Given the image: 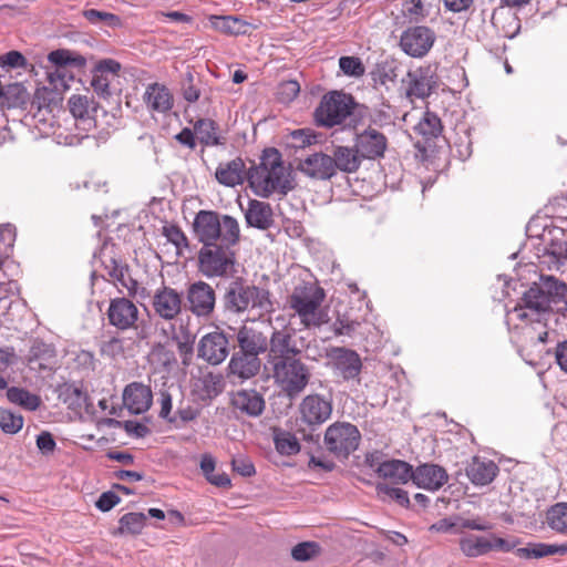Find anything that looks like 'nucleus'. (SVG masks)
Returning a JSON list of instances; mask_svg holds the SVG:
<instances>
[{
  "mask_svg": "<svg viewBox=\"0 0 567 567\" xmlns=\"http://www.w3.org/2000/svg\"><path fill=\"white\" fill-rule=\"evenodd\" d=\"M48 60L50 62L49 68H62L69 69L70 64L75 62V58L72 56V53L69 50L60 49L49 53Z\"/></svg>",
  "mask_w": 567,
  "mask_h": 567,
  "instance_id": "obj_52",
  "label": "nucleus"
},
{
  "mask_svg": "<svg viewBox=\"0 0 567 567\" xmlns=\"http://www.w3.org/2000/svg\"><path fill=\"white\" fill-rule=\"evenodd\" d=\"M492 526L489 523L483 520L482 518H461L458 523V529L455 530V533H462L463 529H471V530H480L485 532L491 529Z\"/></svg>",
  "mask_w": 567,
  "mask_h": 567,
  "instance_id": "obj_61",
  "label": "nucleus"
},
{
  "mask_svg": "<svg viewBox=\"0 0 567 567\" xmlns=\"http://www.w3.org/2000/svg\"><path fill=\"white\" fill-rule=\"evenodd\" d=\"M548 527L561 535H567V502L556 503L546 512Z\"/></svg>",
  "mask_w": 567,
  "mask_h": 567,
  "instance_id": "obj_35",
  "label": "nucleus"
},
{
  "mask_svg": "<svg viewBox=\"0 0 567 567\" xmlns=\"http://www.w3.org/2000/svg\"><path fill=\"white\" fill-rule=\"evenodd\" d=\"M106 315L111 326L125 331L136 328L140 311L128 298L116 297L110 300Z\"/></svg>",
  "mask_w": 567,
  "mask_h": 567,
  "instance_id": "obj_16",
  "label": "nucleus"
},
{
  "mask_svg": "<svg viewBox=\"0 0 567 567\" xmlns=\"http://www.w3.org/2000/svg\"><path fill=\"white\" fill-rule=\"evenodd\" d=\"M229 352V338L224 331L218 329L204 334L197 344V357L212 365H218L224 362Z\"/></svg>",
  "mask_w": 567,
  "mask_h": 567,
  "instance_id": "obj_13",
  "label": "nucleus"
},
{
  "mask_svg": "<svg viewBox=\"0 0 567 567\" xmlns=\"http://www.w3.org/2000/svg\"><path fill=\"white\" fill-rule=\"evenodd\" d=\"M215 177L218 183L234 187L244 182L245 177V163L241 158L237 157L228 163L219 164L216 169Z\"/></svg>",
  "mask_w": 567,
  "mask_h": 567,
  "instance_id": "obj_31",
  "label": "nucleus"
},
{
  "mask_svg": "<svg viewBox=\"0 0 567 567\" xmlns=\"http://www.w3.org/2000/svg\"><path fill=\"white\" fill-rule=\"evenodd\" d=\"M100 352L104 357L112 359L122 357L124 354V339L120 337H111L100 344Z\"/></svg>",
  "mask_w": 567,
  "mask_h": 567,
  "instance_id": "obj_50",
  "label": "nucleus"
},
{
  "mask_svg": "<svg viewBox=\"0 0 567 567\" xmlns=\"http://www.w3.org/2000/svg\"><path fill=\"white\" fill-rule=\"evenodd\" d=\"M516 555L520 558H543L553 555H567V543L565 544H545L530 543L526 547L518 548Z\"/></svg>",
  "mask_w": 567,
  "mask_h": 567,
  "instance_id": "obj_32",
  "label": "nucleus"
},
{
  "mask_svg": "<svg viewBox=\"0 0 567 567\" xmlns=\"http://www.w3.org/2000/svg\"><path fill=\"white\" fill-rule=\"evenodd\" d=\"M247 177L254 193L265 198L276 192L286 195L292 188L281 154L274 147L264 151L259 165L250 167Z\"/></svg>",
  "mask_w": 567,
  "mask_h": 567,
  "instance_id": "obj_3",
  "label": "nucleus"
},
{
  "mask_svg": "<svg viewBox=\"0 0 567 567\" xmlns=\"http://www.w3.org/2000/svg\"><path fill=\"white\" fill-rule=\"evenodd\" d=\"M433 0H404L402 13L410 21L420 22L430 14Z\"/></svg>",
  "mask_w": 567,
  "mask_h": 567,
  "instance_id": "obj_38",
  "label": "nucleus"
},
{
  "mask_svg": "<svg viewBox=\"0 0 567 567\" xmlns=\"http://www.w3.org/2000/svg\"><path fill=\"white\" fill-rule=\"evenodd\" d=\"M540 288L550 299L551 297H565L567 295V285L554 276H542Z\"/></svg>",
  "mask_w": 567,
  "mask_h": 567,
  "instance_id": "obj_47",
  "label": "nucleus"
},
{
  "mask_svg": "<svg viewBox=\"0 0 567 567\" xmlns=\"http://www.w3.org/2000/svg\"><path fill=\"white\" fill-rule=\"evenodd\" d=\"M319 553V546L313 542H305L296 545L291 550V556L295 560L307 561Z\"/></svg>",
  "mask_w": 567,
  "mask_h": 567,
  "instance_id": "obj_51",
  "label": "nucleus"
},
{
  "mask_svg": "<svg viewBox=\"0 0 567 567\" xmlns=\"http://www.w3.org/2000/svg\"><path fill=\"white\" fill-rule=\"evenodd\" d=\"M69 107L74 117L84 118L89 114L90 101L84 95H72L69 99Z\"/></svg>",
  "mask_w": 567,
  "mask_h": 567,
  "instance_id": "obj_53",
  "label": "nucleus"
},
{
  "mask_svg": "<svg viewBox=\"0 0 567 567\" xmlns=\"http://www.w3.org/2000/svg\"><path fill=\"white\" fill-rule=\"evenodd\" d=\"M153 394L148 385L133 382L125 386L123 402L133 414L146 412L152 405Z\"/></svg>",
  "mask_w": 567,
  "mask_h": 567,
  "instance_id": "obj_24",
  "label": "nucleus"
},
{
  "mask_svg": "<svg viewBox=\"0 0 567 567\" xmlns=\"http://www.w3.org/2000/svg\"><path fill=\"white\" fill-rule=\"evenodd\" d=\"M229 403L236 412L248 417H258L266 409L264 395L255 389L231 392Z\"/></svg>",
  "mask_w": 567,
  "mask_h": 567,
  "instance_id": "obj_18",
  "label": "nucleus"
},
{
  "mask_svg": "<svg viewBox=\"0 0 567 567\" xmlns=\"http://www.w3.org/2000/svg\"><path fill=\"white\" fill-rule=\"evenodd\" d=\"M458 546L464 556L476 558L491 551L509 553L515 548L516 542L502 538L494 533L487 535L462 534Z\"/></svg>",
  "mask_w": 567,
  "mask_h": 567,
  "instance_id": "obj_9",
  "label": "nucleus"
},
{
  "mask_svg": "<svg viewBox=\"0 0 567 567\" xmlns=\"http://www.w3.org/2000/svg\"><path fill=\"white\" fill-rule=\"evenodd\" d=\"M110 84L111 79L106 74L94 72L91 85L100 97L106 99L111 95Z\"/></svg>",
  "mask_w": 567,
  "mask_h": 567,
  "instance_id": "obj_55",
  "label": "nucleus"
},
{
  "mask_svg": "<svg viewBox=\"0 0 567 567\" xmlns=\"http://www.w3.org/2000/svg\"><path fill=\"white\" fill-rule=\"evenodd\" d=\"M83 16L93 24L105 23L110 27H118L121 24L118 16L105 11L89 9L83 12Z\"/></svg>",
  "mask_w": 567,
  "mask_h": 567,
  "instance_id": "obj_48",
  "label": "nucleus"
},
{
  "mask_svg": "<svg viewBox=\"0 0 567 567\" xmlns=\"http://www.w3.org/2000/svg\"><path fill=\"white\" fill-rule=\"evenodd\" d=\"M194 131L204 145H218L217 125L213 120L200 118L194 125Z\"/></svg>",
  "mask_w": 567,
  "mask_h": 567,
  "instance_id": "obj_40",
  "label": "nucleus"
},
{
  "mask_svg": "<svg viewBox=\"0 0 567 567\" xmlns=\"http://www.w3.org/2000/svg\"><path fill=\"white\" fill-rule=\"evenodd\" d=\"M272 208L270 204L257 199H250L248 208L245 213L246 223L248 226L266 230L274 224Z\"/></svg>",
  "mask_w": 567,
  "mask_h": 567,
  "instance_id": "obj_30",
  "label": "nucleus"
},
{
  "mask_svg": "<svg viewBox=\"0 0 567 567\" xmlns=\"http://www.w3.org/2000/svg\"><path fill=\"white\" fill-rule=\"evenodd\" d=\"M55 349L53 346L37 341L30 349L29 362L32 369H52L55 363Z\"/></svg>",
  "mask_w": 567,
  "mask_h": 567,
  "instance_id": "obj_33",
  "label": "nucleus"
},
{
  "mask_svg": "<svg viewBox=\"0 0 567 567\" xmlns=\"http://www.w3.org/2000/svg\"><path fill=\"white\" fill-rule=\"evenodd\" d=\"M27 60L19 51H9L8 53L0 55V66L2 68H25Z\"/></svg>",
  "mask_w": 567,
  "mask_h": 567,
  "instance_id": "obj_57",
  "label": "nucleus"
},
{
  "mask_svg": "<svg viewBox=\"0 0 567 567\" xmlns=\"http://www.w3.org/2000/svg\"><path fill=\"white\" fill-rule=\"evenodd\" d=\"M233 470L244 477H250L255 474L252 462L243 455H238L231 461Z\"/></svg>",
  "mask_w": 567,
  "mask_h": 567,
  "instance_id": "obj_58",
  "label": "nucleus"
},
{
  "mask_svg": "<svg viewBox=\"0 0 567 567\" xmlns=\"http://www.w3.org/2000/svg\"><path fill=\"white\" fill-rule=\"evenodd\" d=\"M152 306L159 318L169 321L182 312V296L171 287H163L155 291Z\"/></svg>",
  "mask_w": 567,
  "mask_h": 567,
  "instance_id": "obj_21",
  "label": "nucleus"
},
{
  "mask_svg": "<svg viewBox=\"0 0 567 567\" xmlns=\"http://www.w3.org/2000/svg\"><path fill=\"white\" fill-rule=\"evenodd\" d=\"M377 474L393 484H405L413 476V466L405 461L388 460L381 462L375 470Z\"/></svg>",
  "mask_w": 567,
  "mask_h": 567,
  "instance_id": "obj_28",
  "label": "nucleus"
},
{
  "mask_svg": "<svg viewBox=\"0 0 567 567\" xmlns=\"http://www.w3.org/2000/svg\"><path fill=\"white\" fill-rule=\"evenodd\" d=\"M235 245L219 241L203 246L198 255L200 272L208 278L227 276L235 265Z\"/></svg>",
  "mask_w": 567,
  "mask_h": 567,
  "instance_id": "obj_6",
  "label": "nucleus"
},
{
  "mask_svg": "<svg viewBox=\"0 0 567 567\" xmlns=\"http://www.w3.org/2000/svg\"><path fill=\"white\" fill-rule=\"evenodd\" d=\"M498 473V466L491 460L473 457L466 467L468 480L476 486L491 484Z\"/></svg>",
  "mask_w": 567,
  "mask_h": 567,
  "instance_id": "obj_29",
  "label": "nucleus"
},
{
  "mask_svg": "<svg viewBox=\"0 0 567 567\" xmlns=\"http://www.w3.org/2000/svg\"><path fill=\"white\" fill-rule=\"evenodd\" d=\"M435 32L425 25H414L404 30L400 37V48L412 58H423L433 48Z\"/></svg>",
  "mask_w": 567,
  "mask_h": 567,
  "instance_id": "obj_12",
  "label": "nucleus"
},
{
  "mask_svg": "<svg viewBox=\"0 0 567 567\" xmlns=\"http://www.w3.org/2000/svg\"><path fill=\"white\" fill-rule=\"evenodd\" d=\"M177 350L184 367H188L193 360L194 342L189 336H186L184 340L177 341Z\"/></svg>",
  "mask_w": 567,
  "mask_h": 567,
  "instance_id": "obj_59",
  "label": "nucleus"
},
{
  "mask_svg": "<svg viewBox=\"0 0 567 567\" xmlns=\"http://www.w3.org/2000/svg\"><path fill=\"white\" fill-rule=\"evenodd\" d=\"M23 416L8 409H0V429L6 434H16L23 426Z\"/></svg>",
  "mask_w": 567,
  "mask_h": 567,
  "instance_id": "obj_43",
  "label": "nucleus"
},
{
  "mask_svg": "<svg viewBox=\"0 0 567 567\" xmlns=\"http://www.w3.org/2000/svg\"><path fill=\"white\" fill-rule=\"evenodd\" d=\"M143 101L152 113L167 114L174 105V97L171 91L159 83L147 85Z\"/></svg>",
  "mask_w": 567,
  "mask_h": 567,
  "instance_id": "obj_25",
  "label": "nucleus"
},
{
  "mask_svg": "<svg viewBox=\"0 0 567 567\" xmlns=\"http://www.w3.org/2000/svg\"><path fill=\"white\" fill-rule=\"evenodd\" d=\"M237 350L254 355H261L269 351V339L267 336L252 327L246 324L238 328L236 332Z\"/></svg>",
  "mask_w": 567,
  "mask_h": 567,
  "instance_id": "obj_20",
  "label": "nucleus"
},
{
  "mask_svg": "<svg viewBox=\"0 0 567 567\" xmlns=\"http://www.w3.org/2000/svg\"><path fill=\"white\" fill-rule=\"evenodd\" d=\"M146 516L143 513H127L120 519V530L128 534H140L145 526Z\"/></svg>",
  "mask_w": 567,
  "mask_h": 567,
  "instance_id": "obj_44",
  "label": "nucleus"
},
{
  "mask_svg": "<svg viewBox=\"0 0 567 567\" xmlns=\"http://www.w3.org/2000/svg\"><path fill=\"white\" fill-rule=\"evenodd\" d=\"M267 363L271 369L275 384L293 399L308 385L311 373L301 361L302 348L295 339V329H275L269 338Z\"/></svg>",
  "mask_w": 567,
  "mask_h": 567,
  "instance_id": "obj_1",
  "label": "nucleus"
},
{
  "mask_svg": "<svg viewBox=\"0 0 567 567\" xmlns=\"http://www.w3.org/2000/svg\"><path fill=\"white\" fill-rule=\"evenodd\" d=\"M449 480L444 467L436 464H423L413 470L412 482L427 491L440 489Z\"/></svg>",
  "mask_w": 567,
  "mask_h": 567,
  "instance_id": "obj_23",
  "label": "nucleus"
},
{
  "mask_svg": "<svg viewBox=\"0 0 567 567\" xmlns=\"http://www.w3.org/2000/svg\"><path fill=\"white\" fill-rule=\"evenodd\" d=\"M375 489L381 497H388L404 507L410 505L408 492L400 487H393L386 483H378Z\"/></svg>",
  "mask_w": 567,
  "mask_h": 567,
  "instance_id": "obj_45",
  "label": "nucleus"
},
{
  "mask_svg": "<svg viewBox=\"0 0 567 567\" xmlns=\"http://www.w3.org/2000/svg\"><path fill=\"white\" fill-rule=\"evenodd\" d=\"M414 130L429 141L441 135L443 126L441 118L434 112L426 111Z\"/></svg>",
  "mask_w": 567,
  "mask_h": 567,
  "instance_id": "obj_36",
  "label": "nucleus"
},
{
  "mask_svg": "<svg viewBox=\"0 0 567 567\" xmlns=\"http://www.w3.org/2000/svg\"><path fill=\"white\" fill-rule=\"evenodd\" d=\"M276 450L282 455H295L300 451L298 439L290 432H279L274 437Z\"/></svg>",
  "mask_w": 567,
  "mask_h": 567,
  "instance_id": "obj_42",
  "label": "nucleus"
},
{
  "mask_svg": "<svg viewBox=\"0 0 567 567\" xmlns=\"http://www.w3.org/2000/svg\"><path fill=\"white\" fill-rule=\"evenodd\" d=\"M330 158L334 174H337V171L348 174L355 173L363 161L354 145L353 147L342 145L334 146Z\"/></svg>",
  "mask_w": 567,
  "mask_h": 567,
  "instance_id": "obj_27",
  "label": "nucleus"
},
{
  "mask_svg": "<svg viewBox=\"0 0 567 567\" xmlns=\"http://www.w3.org/2000/svg\"><path fill=\"white\" fill-rule=\"evenodd\" d=\"M351 96L332 91L323 95L315 111L317 125L332 127L340 125L351 114Z\"/></svg>",
  "mask_w": 567,
  "mask_h": 567,
  "instance_id": "obj_7",
  "label": "nucleus"
},
{
  "mask_svg": "<svg viewBox=\"0 0 567 567\" xmlns=\"http://www.w3.org/2000/svg\"><path fill=\"white\" fill-rule=\"evenodd\" d=\"M340 70L349 76L360 78L364 74L365 68L358 56H341L339 59Z\"/></svg>",
  "mask_w": 567,
  "mask_h": 567,
  "instance_id": "obj_49",
  "label": "nucleus"
},
{
  "mask_svg": "<svg viewBox=\"0 0 567 567\" xmlns=\"http://www.w3.org/2000/svg\"><path fill=\"white\" fill-rule=\"evenodd\" d=\"M354 146L363 161H374L384 156L388 148V138L382 132L372 126L362 130L354 126Z\"/></svg>",
  "mask_w": 567,
  "mask_h": 567,
  "instance_id": "obj_14",
  "label": "nucleus"
},
{
  "mask_svg": "<svg viewBox=\"0 0 567 567\" xmlns=\"http://www.w3.org/2000/svg\"><path fill=\"white\" fill-rule=\"evenodd\" d=\"M37 447L43 455L52 454L56 447L55 440L53 435L48 431H42L37 436Z\"/></svg>",
  "mask_w": 567,
  "mask_h": 567,
  "instance_id": "obj_60",
  "label": "nucleus"
},
{
  "mask_svg": "<svg viewBox=\"0 0 567 567\" xmlns=\"http://www.w3.org/2000/svg\"><path fill=\"white\" fill-rule=\"evenodd\" d=\"M361 434L358 427L347 422L331 424L324 433L327 450L337 457L347 458L360 443Z\"/></svg>",
  "mask_w": 567,
  "mask_h": 567,
  "instance_id": "obj_8",
  "label": "nucleus"
},
{
  "mask_svg": "<svg viewBox=\"0 0 567 567\" xmlns=\"http://www.w3.org/2000/svg\"><path fill=\"white\" fill-rule=\"evenodd\" d=\"M409 86L406 94L410 97L425 99L436 86V76L429 69H417L408 73Z\"/></svg>",
  "mask_w": 567,
  "mask_h": 567,
  "instance_id": "obj_26",
  "label": "nucleus"
},
{
  "mask_svg": "<svg viewBox=\"0 0 567 567\" xmlns=\"http://www.w3.org/2000/svg\"><path fill=\"white\" fill-rule=\"evenodd\" d=\"M261 364L259 355L235 351L227 365V375L243 383L258 375Z\"/></svg>",
  "mask_w": 567,
  "mask_h": 567,
  "instance_id": "obj_19",
  "label": "nucleus"
},
{
  "mask_svg": "<svg viewBox=\"0 0 567 567\" xmlns=\"http://www.w3.org/2000/svg\"><path fill=\"white\" fill-rule=\"evenodd\" d=\"M549 308L550 299L539 285L534 284L524 292L520 302L514 308V312L520 320L539 321L540 316L546 313Z\"/></svg>",
  "mask_w": 567,
  "mask_h": 567,
  "instance_id": "obj_15",
  "label": "nucleus"
},
{
  "mask_svg": "<svg viewBox=\"0 0 567 567\" xmlns=\"http://www.w3.org/2000/svg\"><path fill=\"white\" fill-rule=\"evenodd\" d=\"M187 309L197 318H212L216 308V291L203 280L190 284L186 290Z\"/></svg>",
  "mask_w": 567,
  "mask_h": 567,
  "instance_id": "obj_11",
  "label": "nucleus"
},
{
  "mask_svg": "<svg viewBox=\"0 0 567 567\" xmlns=\"http://www.w3.org/2000/svg\"><path fill=\"white\" fill-rule=\"evenodd\" d=\"M203 384H204V390H205L207 396H209V398L217 396L219 393H221L223 388H224L221 377L219 374H215L212 372L204 375Z\"/></svg>",
  "mask_w": 567,
  "mask_h": 567,
  "instance_id": "obj_54",
  "label": "nucleus"
},
{
  "mask_svg": "<svg viewBox=\"0 0 567 567\" xmlns=\"http://www.w3.org/2000/svg\"><path fill=\"white\" fill-rule=\"evenodd\" d=\"M375 84L386 85L393 83L398 76V64L394 60L385 59L378 62L371 72Z\"/></svg>",
  "mask_w": 567,
  "mask_h": 567,
  "instance_id": "obj_37",
  "label": "nucleus"
},
{
  "mask_svg": "<svg viewBox=\"0 0 567 567\" xmlns=\"http://www.w3.org/2000/svg\"><path fill=\"white\" fill-rule=\"evenodd\" d=\"M221 306L226 313L241 316L255 312L259 318L274 311L271 292L246 279L237 277L225 288L221 296Z\"/></svg>",
  "mask_w": 567,
  "mask_h": 567,
  "instance_id": "obj_2",
  "label": "nucleus"
},
{
  "mask_svg": "<svg viewBox=\"0 0 567 567\" xmlns=\"http://www.w3.org/2000/svg\"><path fill=\"white\" fill-rule=\"evenodd\" d=\"M103 265L106 275L110 277L113 284L116 282L118 277L123 276V271H125V268L127 267L126 264H123L121 260H117L114 257L104 259Z\"/></svg>",
  "mask_w": 567,
  "mask_h": 567,
  "instance_id": "obj_56",
  "label": "nucleus"
},
{
  "mask_svg": "<svg viewBox=\"0 0 567 567\" xmlns=\"http://www.w3.org/2000/svg\"><path fill=\"white\" fill-rule=\"evenodd\" d=\"M163 235L166 237L167 241L175 246L177 255H182L183 250L188 248V239L178 226H164Z\"/></svg>",
  "mask_w": 567,
  "mask_h": 567,
  "instance_id": "obj_46",
  "label": "nucleus"
},
{
  "mask_svg": "<svg viewBox=\"0 0 567 567\" xmlns=\"http://www.w3.org/2000/svg\"><path fill=\"white\" fill-rule=\"evenodd\" d=\"M47 79L52 85V91L63 92L69 89V84L74 80V75L69 69L47 68Z\"/></svg>",
  "mask_w": 567,
  "mask_h": 567,
  "instance_id": "obj_41",
  "label": "nucleus"
},
{
  "mask_svg": "<svg viewBox=\"0 0 567 567\" xmlns=\"http://www.w3.org/2000/svg\"><path fill=\"white\" fill-rule=\"evenodd\" d=\"M298 169L306 176L318 181H327L336 175L330 155L322 152L313 153L300 161Z\"/></svg>",
  "mask_w": 567,
  "mask_h": 567,
  "instance_id": "obj_22",
  "label": "nucleus"
},
{
  "mask_svg": "<svg viewBox=\"0 0 567 567\" xmlns=\"http://www.w3.org/2000/svg\"><path fill=\"white\" fill-rule=\"evenodd\" d=\"M212 24L215 30L226 34H245L248 23L235 17H212Z\"/></svg>",
  "mask_w": 567,
  "mask_h": 567,
  "instance_id": "obj_39",
  "label": "nucleus"
},
{
  "mask_svg": "<svg viewBox=\"0 0 567 567\" xmlns=\"http://www.w3.org/2000/svg\"><path fill=\"white\" fill-rule=\"evenodd\" d=\"M120 70L121 64L112 59L100 61L95 68L96 73L106 74L110 79L116 76Z\"/></svg>",
  "mask_w": 567,
  "mask_h": 567,
  "instance_id": "obj_63",
  "label": "nucleus"
},
{
  "mask_svg": "<svg viewBox=\"0 0 567 567\" xmlns=\"http://www.w3.org/2000/svg\"><path fill=\"white\" fill-rule=\"evenodd\" d=\"M7 399L27 411H35L41 405V398L24 388L11 386L7 389Z\"/></svg>",
  "mask_w": 567,
  "mask_h": 567,
  "instance_id": "obj_34",
  "label": "nucleus"
},
{
  "mask_svg": "<svg viewBox=\"0 0 567 567\" xmlns=\"http://www.w3.org/2000/svg\"><path fill=\"white\" fill-rule=\"evenodd\" d=\"M315 136L306 130H296L290 133L291 145L293 147L303 148L310 145Z\"/></svg>",
  "mask_w": 567,
  "mask_h": 567,
  "instance_id": "obj_64",
  "label": "nucleus"
},
{
  "mask_svg": "<svg viewBox=\"0 0 567 567\" xmlns=\"http://www.w3.org/2000/svg\"><path fill=\"white\" fill-rule=\"evenodd\" d=\"M193 227L203 246L215 244L218 240L226 244L239 241V224L229 215H223L220 218L216 212L199 210L194 218Z\"/></svg>",
  "mask_w": 567,
  "mask_h": 567,
  "instance_id": "obj_4",
  "label": "nucleus"
},
{
  "mask_svg": "<svg viewBox=\"0 0 567 567\" xmlns=\"http://www.w3.org/2000/svg\"><path fill=\"white\" fill-rule=\"evenodd\" d=\"M299 412L305 423L310 426H318L330 419L332 403L322 395L309 394L302 399Z\"/></svg>",
  "mask_w": 567,
  "mask_h": 567,
  "instance_id": "obj_17",
  "label": "nucleus"
},
{
  "mask_svg": "<svg viewBox=\"0 0 567 567\" xmlns=\"http://www.w3.org/2000/svg\"><path fill=\"white\" fill-rule=\"evenodd\" d=\"M326 367L344 381L358 378L362 370L361 358L352 349L329 347L326 349Z\"/></svg>",
  "mask_w": 567,
  "mask_h": 567,
  "instance_id": "obj_10",
  "label": "nucleus"
},
{
  "mask_svg": "<svg viewBox=\"0 0 567 567\" xmlns=\"http://www.w3.org/2000/svg\"><path fill=\"white\" fill-rule=\"evenodd\" d=\"M62 395H64V402L71 405H81L85 399L83 391L75 385H65Z\"/></svg>",
  "mask_w": 567,
  "mask_h": 567,
  "instance_id": "obj_62",
  "label": "nucleus"
},
{
  "mask_svg": "<svg viewBox=\"0 0 567 567\" xmlns=\"http://www.w3.org/2000/svg\"><path fill=\"white\" fill-rule=\"evenodd\" d=\"M324 298V290L320 286L302 282L293 288L288 297V305L305 328L320 327L324 322V313L321 310Z\"/></svg>",
  "mask_w": 567,
  "mask_h": 567,
  "instance_id": "obj_5",
  "label": "nucleus"
}]
</instances>
